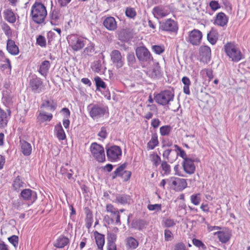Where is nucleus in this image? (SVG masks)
I'll use <instances>...</instances> for the list:
<instances>
[{
  "label": "nucleus",
  "mask_w": 250,
  "mask_h": 250,
  "mask_svg": "<svg viewBox=\"0 0 250 250\" xmlns=\"http://www.w3.org/2000/svg\"><path fill=\"white\" fill-rule=\"evenodd\" d=\"M209 6L211 9L213 11L216 10L217 9L220 8V5L218 1L215 0H212L209 2Z\"/></svg>",
  "instance_id": "nucleus-64"
},
{
  "label": "nucleus",
  "mask_w": 250,
  "mask_h": 250,
  "mask_svg": "<svg viewBox=\"0 0 250 250\" xmlns=\"http://www.w3.org/2000/svg\"><path fill=\"white\" fill-rule=\"evenodd\" d=\"M2 30L4 32V33L7 36H11L12 35V31L10 26L6 23L2 24L1 26Z\"/></svg>",
  "instance_id": "nucleus-60"
},
{
  "label": "nucleus",
  "mask_w": 250,
  "mask_h": 250,
  "mask_svg": "<svg viewBox=\"0 0 250 250\" xmlns=\"http://www.w3.org/2000/svg\"><path fill=\"white\" fill-rule=\"evenodd\" d=\"M133 32L129 29L123 30L119 35L120 40L128 42L133 38Z\"/></svg>",
  "instance_id": "nucleus-29"
},
{
  "label": "nucleus",
  "mask_w": 250,
  "mask_h": 250,
  "mask_svg": "<svg viewBox=\"0 0 250 250\" xmlns=\"http://www.w3.org/2000/svg\"><path fill=\"white\" fill-rule=\"evenodd\" d=\"M106 210L108 212L111 213V217L113 218L114 220H115L116 225L121 224L120 215L117 208H114L111 204H108L106 206Z\"/></svg>",
  "instance_id": "nucleus-17"
},
{
  "label": "nucleus",
  "mask_w": 250,
  "mask_h": 250,
  "mask_svg": "<svg viewBox=\"0 0 250 250\" xmlns=\"http://www.w3.org/2000/svg\"><path fill=\"white\" fill-rule=\"evenodd\" d=\"M46 16L47 10L45 6L41 2H35L31 10L33 21L37 24H42L44 22Z\"/></svg>",
  "instance_id": "nucleus-1"
},
{
  "label": "nucleus",
  "mask_w": 250,
  "mask_h": 250,
  "mask_svg": "<svg viewBox=\"0 0 250 250\" xmlns=\"http://www.w3.org/2000/svg\"><path fill=\"white\" fill-rule=\"evenodd\" d=\"M69 243V240L63 236H60L57 240L54 246L58 248H64Z\"/></svg>",
  "instance_id": "nucleus-35"
},
{
  "label": "nucleus",
  "mask_w": 250,
  "mask_h": 250,
  "mask_svg": "<svg viewBox=\"0 0 250 250\" xmlns=\"http://www.w3.org/2000/svg\"><path fill=\"white\" fill-rule=\"evenodd\" d=\"M94 236L98 249L99 250H103L104 244V235L99 233L98 231H95L94 232Z\"/></svg>",
  "instance_id": "nucleus-28"
},
{
  "label": "nucleus",
  "mask_w": 250,
  "mask_h": 250,
  "mask_svg": "<svg viewBox=\"0 0 250 250\" xmlns=\"http://www.w3.org/2000/svg\"><path fill=\"white\" fill-rule=\"evenodd\" d=\"M152 161L153 162V165L157 167L160 164L161 162V158L157 154L156 155H152Z\"/></svg>",
  "instance_id": "nucleus-61"
},
{
  "label": "nucleus",
  "mask_w": 250,
  "mask_h": 250,
  "mask_svg": "<svg viewBox=\"0 0 250 250\" xmlns=\"http://www.w3.org/2000/svg\"><path fill=\"white\" fill-rule=\"evenodd\" d=\"M151 49L155 54L160 55L165 51V48L164 45H153Z\"/></svg>",
  "instance_id": "nucleus-50"
},
{
  "label": "nucleus",
  "mask_w": 250,
  "mask_h": 250,
  "mask_svg": "<svg viewBox=\"0 0 250 250\" xmlns=\"http://www.w3.org/2000/svg\"><path fill=\"white\" fill-rule=\"evenodd\" d=\"M216 234L217 235L219 241L223 243H227L230 239L229 233L223 231H217L215 233V235Z\"/></svg>",
  "instance_id": "nucleus-42"
},
{
  "label": "nucleus",
  "mask_w": 250,
  "mask_h": 250,
  "mask_svg": "<svg viewBox=\"0 0 250 250\" xmlns=\"http://www.w3.org/2000/svg\"><path fill=\"white\" fill-rule=\"evenodd\" d=\"M61 16L62 14L59 10L57 9L52 10L49 13L51 24L53 25H59Z\"/></svg>",
  "instance_id": "nucleus-23"
},
{
  "label": "nucleus",
  "mask_w": 250,
  "mask_h": 250,
  "mask_svg": "<svg viewBox=\"0 0 250 250\" xmlns=\"http://www.w3.org/2000/svg\"><path fill=\"white\" fill-rule=\"evenodd\" d=\"M86 217L85 219L86 227L87 228L91 227L93 223V215L92 212L89 209L85 210Z\"/></svg>",
  "instance_id": "nucleus-44"
},
{
  "label": "nucleus",
  "mask_w": 250,
  "mask_h": 250,
  "mask_svg": "<svg viewBox=\"0 0 250 250\" xmlns=\"http://www.w3.org/2000/svg\"><path fill=\"white\" fill-rule=\"evenodd\" d=\"M57 105L53 101H44L41 105V108H49L50 111H54L57 108Z\"/></svg>",
  "instance_id": "nucleus-39"
},
{
  "label": "nucleus",
  "mask_w": 250,
  "mask_h": 250,
  "mask_svg": "<svg viewBox=\"0 0 250 250\" xmlns=\"http://www.w3.org/2000/svg\"><path fill=\"white\" fill-rule=\"evenodd\" d=\"M7 116L4 110L0 108V129L4 128L7 124Z\"/></svg>",
  "instance_id": "nucleus-40"
},
{
  "label": "nucleus",
  "mask_w": 250,
  "mask_h": 250,
  "mask_svg": "<svg viewBox=\"0 0 250 250\" xmlns=\"http://www.w3.org/2000/svg\"><path fill=\"white\" fill-rule=\"evenodd\" d=\"M8 240L14 246L15 248H17L19 243V237L18 236L13 235L8 237Z\"/></svg>",
  "instance_id": "nucleus-59"
},
{
  "label": "nucleus",
  "mask_w": 250,
  "mask_h": 250,
  "mask_svg": "<svg viewBox=\"0 0 250 250\" xmlns=\"http://www.w3.org/2000/svg\"><path fill=\"white\" fill-rule=\"evenodd\" d=\"M104 27L109 31H114L117 28V22L115 19L111 16L106 17L103 21Z\"/></svg>",
  "instance_id": "nucleus-21"
},
{
  "label": "nucleus",
  "mask_w": 250,
  "mask_h": 250,
  "mask_svg": "<svg viewBox=\"0 0 250 250\" xmlns=\"http://www.w3.org/2000/svg\"><path fill=\"white\" fill-rule=\"evenodd\" d=\"M215 22L217 25L224 26L228 22L227 17L224 13L220 12L217 15Z\"/></svg>",
  "instance_id": "nucleus-30"
},
{
  "label": "nucleus",
  "mask_w": 250,
  "mask_h": 250,
  "mask_svg": "<svg viewBox=\"0 0 250 250\" xmlns=\"http://www.w3.org/2000/svg\"><path fill=\"white\" fill-rule=\"evenodd\" d=\"M55 131L59 140H63L66 138L64 131L60 123L55 126Z\"/></svg>",
  "instance_id": "nucleus-36"
},
{
  "label": "nucleus",
  "mask_w": 250,
  "mask_h": 250,
  "mask_svg": "<svg viewBox=\"0 0 250 250\" xmlns=\"http://www.w3.org/2000/svg\"><path fill=\"white\" fill-rule=\"evenodd\" d=\"M111 60L117 68H121L124 65L122 56L120 52L118 50H113L110 53Z\"/></svg>",
  "instance_id": "nucleus-16"
},
{
  "label": "nucleus",
  "mask_w": 250,
  "mask_h": 250,
  "mask_svg": "<svg viewBox=\"0 0 250 250\" xmlns=\"http://www.w3.org/2000/svg\"><path fill=\"white\" fill-rule=\"evenodd\" d=\"M174 96L173 92L166 90L156 94L154 96V100L160 105H166L168 104L170 102L173 100Z\"/></svg>",
  "instance_id": "nucleus-4"
},
{
  "label": "nucleus",
  "mask_w": 250,
  "mask_h": 250,
  "mask_svg": "<svg viewBox=\"0 0 250 250\" xmlns=\"http://www.w3.org/2000/svg\"><path fill=\"white\" fill-rule=\"evenodd\" d=\"M87 109L89 115L93 120H98L103 118L106 112V108L104 105L98 104H89Z\"/></svg>",
  "instance_id": "nucleus-5"
},
{
  "label": "nucleus",
  "mask_w": 250,
  "mask_h": 250,
  "mask_svg": "<svg viewBox=\"0 0 250 250\" xmlns=\"http://www.w3.org/2000/svg\"><path fill=\"white\" fill-rule=\"evenodd\" d=\"M6 49L8 53L12 55H17L19 53L18 46L16 44L15 42L11 39H8L7 41Z\"/></svg>",
  "instance_id": "nucleus-25"
},
{
  "label": "nucleus",
  "mask_w": 250,
  "mask_h": 250,
  "mask_svg": "<svg viewBox=\"0 0 250 250\" xmlns=\"http://www.w3.org/2000/svg\"><path fill=\"white\" fill-rule=\"evenodd\" d=\"M127 63L130 67H134L136 63V60L133 52H129L126 56Z\"/></svg>",
  "instance_id": "nucleus-45"
},
{
  "label": "nucleus",
  "mask_w": 250,
  "mask_h": 250,
  "mask_svg": "<svg viewBox=\"0 0 250 250\" xmlns=\"http://www.w3.org/2000/svg\"><path fill=\"white\" fill-rule=\"evenodd\" d=\"M147 208L150 211H155L158 212L161 210L162 205L161 204H156L154 205L149 204L147 205Z\"/></svg>",
  "instance_id": "nucleus-58"
},
{
  "label": "nucleus",
  "mask_w": 250,
  "mask_h": 250,
  "mask_svg": "<svg viewBox=\"0 0 250 250\" xmlns=\"http://www.w3.org/2000/svg\"><path fill=\"white\" fill-rule=\"evenodd\" d=\"M53 118V115L51 113L47 114L44 111H39L37 117V122L41 124L44 122H49Z\"/></svg>",
  "instance_id": "nucleus-24"
},
{
  "label": "nucleus",
  "mask_w": 250,
  "mask_h": 250,
  "mask_svg": "<svg viewBox=\"0 0 250 250\" xmlns=\"http://www.w3.org/2000/svg\"><path fill=\"white\" fill-rule=\"evenodd\" d=\"M147 74L153 79L161 76L162 72L159 62H156L153 63L151 68L148 71Z\"/></svg>",
  "instance_id": "nucleus-20"
},
{
  "label": "nucleus",
  "mask_w": 250,
  "mask_h": 250,
  "mask_svg": "<svg viewBox=\"0 0 250 250\" xmlns=\"http://www.w3.org/2000/svg\"><path fill=\"white\" fill-rule=\"evenodd\" d=\"M5 62L3 64H1L0 65V68L2 71H6V73L7 74H10L12 69V65L11 63L10 60L8 59H6V61L3 62Z\"/></svg>",
  "instance_id": "nucleus-41"
},
{
  "label": "nucleus",
  "mask_w": 250,
  "mask_h": 250,
  "mask_svg": "<svg viewBox=\"0 0 250 250\" xmlns=\"http://www.w3.org/2000/svg\"><path fill=\"white\" fill-rule=\"evenodd\" d=\"M97 90H99L100 88L105 89L106 85L102 79L99 76H97L94 78Z\"/></svg>",
  "instance_id": "nucleus-48"
},
{
  "label": "nucleus",
  "mask_w": 250,
  "mask_h": 250,
  "mask_svg": "<svg viewBox=\"0 0 250 250\" xmlns=\"http://www.w3.org/2000/svg\"><path fill=\"white\" fill-rule=\"evenodd\" d=\"M102 67V61L97 60L92 63L91 68L93 71L95 72L99 73L101 72Z\"/></svg>",
  "instance_id": "nucleus-46"
},
{
  "label": "nucleus",
  "mask_w": 250,
  "mask_h": 250,
  "mask_svg": "<svg viewBox=\"0 0 250 250\" xmlns=\"http://www.w3.org/2000/svg\"><path fill=\"white\" fill-rule=\"evenodd\" d=\"M36 44L42 47H46V41L45 37L41 35L38 36L36 39Z\"/></svg>",
  "instance_id": "nucleus-55"
},
{
  "label": "nucleus",
  "mask_w": 250,
  "mask_h": 250,
  "mask_svg": "<svg viewBox=\"0 0 250 250\" xmlns=\"http://www.w3.org/2000/svg\"><path fill=\"white\" fill-rule=\"evenodd\" d=\"M20 196L25 201L32 204L37 198L36 192L29 188H26L21 190Z\"/></svg>",
  "instance_id": "nucleus-12"
},
{
  "label": "nucleus",
  "mask_w": 250,
  "mask_h": 250,
  "mask_svg": "<svg viewBox=\"0 0 250 250\" xmlns=\"http://www.w3.org/2000/svg\"><path fill=\"white\" fill-rule=\"evenodd\" d=\"M190 200L191 203L194 205H198L201 201V194L200 193H197L192 195L190 196Z\"/></svg>",
  "instance_id": "nucleus-53"
},
{
  "label": "nucleus",
  "mask_w": 250,
  "mask_h": 250,
  "mask_svg": "<svg viewBox=\"0 0 250 250\" xmlns=\"http://www.w3.org/2000/svg\"><path fill=\"white\" fill-rule=\"evenodd\" d=\"M21 149L23 154L28 156L31 153L32 147L30 143L25 141H20Z\"/></svg>",
  "instance_id": "nucleus-31"
},
{
  "label": "nucleus",
  "mask_w": 250,
  "mask_h": 250,
  "mask_svg": "<svg viewBox=\"0 0 250 250\" xmlns=\"http://www.w3.org/2000/svg\"><path fill=\"white\" fill-rule=\"evenodd\" d=\"M172 128L169 125H166L160 128V133L162 136H167L169 134Z\"/></svg>",
  "instance_id": "nucleus-49"
},
{
  "label": "nucleus",
  "mask_w": 250,
  "mask_h": 250,
  "mask_svg": "<svg viewBox=\"0 0 250 250\" xmlns=\"http://www.w3.org/2000/svg\"><path fill=\"white\" fill-rule=\"evenodd\" d=\"M135 53L138 61L142 63L150 64L151 62H153L152 54L145 46L137 47Z\"/></svg>",
  "instance_id": "nucleus-3"
},
{
  "label": "nucleus",
  "mask_w": 250,
  "mask_h": 250,
  "mask_svg": "<svg viewBox=\"0 0 250 250\" xmlns=\"http://www.w3.org/2000/svg\"><path fill=\"white\" fill-rule=\"evenodd\" d=\"M202 32L198 29H193L189 34L188 41L193 45H198L202 38Z\"/></svg>",
  "instance_id": "nucleus-14"
},
{
  "label": "nucleus",
  "mask_w": 250,
  "mask_h": 250,
  "mask_svg": "<svg viewBox=\"0 0 250 250\" xmlns=\"http://www.w3.org/2000/svg\"><path fill=\"white\" fill-rule=\"evenodd\" d=\"M127 163H125L118 167L111 174L112 179H114L117 177H120L122 178Z\"/></svg>",
  "instance_id": "nucleus-32"
},
{
  "label": "nucleus",
  "mask_w": 250,
  "mask_h": 250,
  "mask_svg": "<svg viewBox=\"0 0 250 250\" xmlns=\"http://www.w3.org/2000/svg\"><path fill=\"white\" fill-rule=\"evenodd\" d=\"M60 173L62 175H65L66 176L69 180L74 179L72 178V175L74 174V172L71 169H67L64 167H62L60 169Z\"/></svg>",
  "instance_id": "nucleus-47"
},
{
  "label": "nucleus",
  "mask_w": 250,
  "mask_h": 250,
  "mask_svg": "<svg viewBox=\"0 0 250 250\" xmlns=\"http://www.w3.org/2000/svg\"><path fill=\"white\" fill-rule=\"evenodd\" d=\"M152 13L157 18H164L169 14V11L166 7L159 5L154 7L152 9Z\"/></svg>",
  "instance_id": "nucleus-18"
},
{
  "label": "nucleus",
  "mask_w": 250,
  "mask_h": 250,
  "mask_svg": "<svg viewBox=\"0 0 250 250\" xmlns=\"http://www.w3.org/2000/svg\"><path fill=\"white\" fill-rule=\"evenodd\" d=\"M160 29L169 32H177L178 29V24L176 21L168 19L163 22H160Z\"/></svg>",
  "instance_id": "nucleus-10"
},
{
  "label": "nucleus",
  "mask_w": 250,
  "mask_h": 250,
  "mask_svg": "<svg viewBox=\"0 0 250 250\" xmlns=\"http://www.w3.org/2000/svg\"><path fill=\"white\" fill-rule=\"evenodd\" d=\"M200 61L208 63L211 58V49L208 46H201L199 49Z\"/></svg>",
  "instance_id": "nucleus-15"
},
{
  "label": "nucleus",
  "mask_w": 250,
  "mask_h": 250,
  "mask_svg": "<svg viewBox=\"0 0 250 250\" xmlns=\"http://www.w3.org/2000/svg\"><path fill=\"white\" fill-rule=\"evenodd\" d=\"M218 37V34L217 31L212 29L207 35V39L208 41L212 45L216 43Z\"/></svg>",
  "instance_id": "nucleus-34"
},
{
  "label": "nucleus",
  "mask_w": 250,
  "mask_h": 250,
  "mask_svg": "<svg viewBox=\"0 0 250 250\" xmlns=\"http://www.w3.org/2000/svg\"><path fill=\"white\" fill-rule=\"evenodd\" d=\"M169 185L173 186L176 190H182L187 187V183L185 179L175 177H171L167 180Z\"/></svg>",
  "instance_id": "nucleus-11"
},
{
  "label": "nucleus",
  "mask_w": 250,
  "mask_h": 250,
  "mask_svg": "<svg viewBox=\"0 0 250 250\" xmlns=\"http://www.w3.org/2000/svg\"><path fill=\"white\" fill-rule=\"evenodd\" d=\"M159 144L158 140V136L156 133H153L151 135L150 140L147 144V147L148 149H153Z\"/></svg>",
  "instance_id": "nucleus-38"
},
{
  "label": "nucleus",
  "mask_w": 250,
  "mask_h": 250,
  "mask_svg": "<svg viewBox=\"0 0 250 250\" xmlns=\"http://www.w3.org/2000/svg\"><path fill=\"white\" fill-rule=\"evenodd\" d=\"M106 155L108 159L111 162H115L120 159L122 156V149L118 146H112L106 147Z\"/></svg>",
  "instance_id": "nucleus-9"
},
{
  "label": "nucleus",
  "mask_w": 250,
  "mask_h": 250,
  "mask_svg": "<svg viewBox=\"0 0 250 250\" xmlns=\"http://www.w3.org/2000/svg\"><path fill=\"white\" fill-rule=\"evenodd\" d=\"M29 86L33 92L40 93L43 90V82L42 79L34 75L29 78Z\"/></svg>",
  "instance_id": "nucleus-8"
},
{
  "label": "nucleus",
  "mask_w": 250,
  "mask_h": 250,
  "mask_svg": "<svg viewBox=\"0 0 250 250\" xmlns=\"http://www.w3.org/2000/svg\"><path fill=\"white\" fill-rule=\"evenodd\" d=\"M148 225L147 222L144 219H135L133 220L131 224L132 229L140 231L146 229Z\"/></svg>",
  "instance_id": "nucleus-22"
},
{
  "label": "nucleus",
  "mask_w": 250,
  "mask_h": 250,
  "mask_svg": "<svg viewBox=\"0 0 250 250\" xmlns=\"http://www.w3.org/2000/svg\"><path fill=\"white\" fill-rule=\"evenodd\" d=\"M126 247L127 250H133L136 249L139 245L138 241L134 237L130 236L125 239Z\"/></svg>",
  "instance_id": "nucleus-27"
},
{
  "label": "nucleus",
  "mask_w": 250,
  "mask_h": 250,
  "mask_svg": "<svg viewBox=\"0 0 250 250\" xmlns=\"http://www.w3.org/2000/svg\"><path fill=\"white\" fill-rule=\"evenodd\" d=\"M224 49L227 56L234 62H239L242 58V53L237 46L231 42L224 45Z\"/></svg>",
  "instance_id": "nucleus-2"
},
{
  "label": "nucleus",
  "mask_w": 250,
  "mask_h": 250,
  "mask_svg": "<svg viewBox=\"0 0 250 250\" xmlns=\"http://www.w3.org/2000/svg\"><path fill=\"white\" fill-rule=\"evenodd\" d=\"M131 174L132 173L130 171H125L121 178L124 180V182H127L130 179Z\"/></svg>",
  "instance_id": "nucleus-63"
},
{
  "label": "nucleus",
  "mask_w": 250,
  "mask_h": 250,
  "mask_svg": "<svg viewBox=\"0 0 250 250\" xmlns=\"http://www.w3.org/2000/svg\"><path fill=\"white\" fill-rule=\"evenodd\" d=\"M182 82L184 84V86L183 87V91L187 95H189L190 93L189 86L190 85V81L189 78L187 77H183L182 79Z\"/></svg>",
  "instance_id": "nucleus-43"
},
{
  "label": "nucleus",
  "mask_w": 250,
  "mask_h": 250,
  "mask_svg": "<svg viewBox=\"0 0 250 250\" xmlns=\"http://www.w3.org/2000/svg\"><path fill=\"white\" fill-rule=\"evenodd\" d=\"M23 185L24 183L21 180L20 176H18L16 178V179L14 181L13 187L15 190H18L21 187H23Z\"/></svg>",
  "instance_id": "nucleus-51"
},
{
  "label": "nucleus",
  "mask_w": 250,
  "mask_h": 250,
  "mask_svg": "<svg viewBox=\"0 0 250 250\" xmlns=\"http://www.w3.org/2000/svg\"><path fill=\"white\" fill-rule=\"evenodd\" d=\"M163 224L164 227L170 228L176 225V222L174 219L168 218L163 221Z\"/></svg>",
  "instance_id": "nucleus-56"
},
{
  "label": "nucleus",
  "mask_w": 250,
  "mask_h": 250,
  "mask_svg": "<svg viewBox=\"0 0 250 250\" xmlns=\"http://www.w3.org/2000/svg\"><path fill=\"white\" fill-rule=\"evenodd\" d=\"M164 235H165V239L166 241H169L172 239V233L170 230H169L168 229H165V232H164Z\"/></svg>",
  "instance_id": "nucleus-62"
},
{
  "label": "nucleus",
  "mask_w": 250,
  "mask_h": 250,
  "mask_svg": "<svg viewBox=\"0 0 250 250\" xmlns=\"http://www.w3.org/2000/svg\"><path fill=\"white\" fill-rule=\"evenodd\" d=\"M10 90H3L2 92V100L6 106L9 107L13 104V96Z\"/></svg>",
  "instance_id": "nucleus-26"
},
{
  "label": "nucleus",
  "mask_w": 250,
  "mask_h": 250,
  "mask_svg": "<svg viewBox=\"0 0 250 250\" xmlns=\"http://www.w3.org/2000/svg\"><path fill=\"white\" fill-rule=\"evenodd\" d=\"M161 167L166 175H168L170 173L171 167L170 165L168 164L167 161H163L162 162Z\"/></svg>",
  "instance_id": "nucleus-54"
},
{
  "label": "nucleus",
  "mask_w": 250,
  "mask_h": 250,
  "mask_svg": "<svg viewBox=\"0 0 250 250\" xmlns=\"http://www.w3.org/2000/svg\"><path fill=\"white\" fill-rule=\"evenodd\" d=\"M193 244L199 248L202 249L203 250H205L207 249L206 245L200 240L193 238L192 239Z\"/></svg>",
  "instance_id": "nucleus-57"
},
{
  "label": "nucleus",
  "mask_w": 250,
  "mask_h": 250,
  "mask_svg": "<svg viewBox=\"0 0 250 250\" xmlns=\"http://www.w3.org/2000/svg\"><path fill=\"white\" fill-rule=\"evenodd\" d=\"M132 201V199L130 195L125 194H118L116 195V198L113 202L124 206L130 205Z\"/></svg>",
  "instance_id": "nucleus-19"
},
{
  "label": "nucleus",
  "mask_w": 250,
  "mask_h": 250,
  "mask_svg": "<svg viewBox=\"0 0 250 250\" xmlns=\"http://www.w3.org/2000/svg\"><path fill=\"white\" fill-rule=\"evenodd\" d=\"M50 67V63L49 61L47 60L44 61L40 65L39 72L42 75L45 76L47 75Z\"/></svg>",
  "instance_id": "nucleus-33"
},
{
  "label": "nucleus",
  "mask_w": 250,
  "mask_h": 250,
  "mask_svg": "<svg viewBox=\"0 0 250 250\" xmlns=\"http://www.w3.org/2000/svg\"><path fill=\"white\" fill-rule=\"evenodd\" d=\"M90 151L93 157L99 162L105 161V153L102 146L96 142L92 143L90 147Z\"/></svg>",
  "instance_id": "nucleus-6"
},
{
  "label": "nucleus",
  "mask_w": 250,
  "mask_h": 250,
  "mask_svg": "<svg viewBox=\"0 0 250 250\" xmlns=\"http://www.w3.org/2000/svg\"><path fill=\"white\" fill-rule=\"evenodd\" d=\"M198 159L193 160L191 158L186 159L183 160L182 166L185 172L188 174H192L194 173L195 170V167L194 164V162H199Z\"/></svg>",
  "instance_id": "nucleus-13"
},
{
  "label": "nucleus",
  "mask_w": 250,
  "mask_h": 250,
  "mask_svg": "<svg viewBox=\"0 0 250 250\" xmlns=\"http://www.w3.org/2000/svg\"><path fill=\"white\" fill-rule=\"evenodd\" d=\"M5 19L10 23H14L16 21V18L14 13L11 9H8L3 12Z\"/></svg>",
  "instance_id": "nucleus-37"
},
{
  "label": "nucleus",
  "mask_w": 250,
  "mask_h": 250,
  "mask_svg": "<svg viewBox=\"0 0 250 250\" xmlns=\"http://www.w3.org/2000/svg\"><path fill=\"white\" fill-rule=\"evenodd\" d=\"M125 14L126 17L131 19H134L136 16L135 10L132 7H127L125 9Z\"/></svg>",
  "instance_id": "nucleus-52"
},
{
  "label": "nucleus",
  "mask_w": 250,
  "mask_h": 250,
  "mask_svg": "<svg viewBox=\"0 0 250 250\" xmlns=\"http://www.w3.org/2000/svg\"><path fill=\"white\" fill-rule=\"evenodd\" d=\"M67 39L70 46L74 51H79L84 46L83 39L76 35L71 34L69 35Z\"/></svg>",
  "instance_id": "nucleus-7"
}]
</instances>
